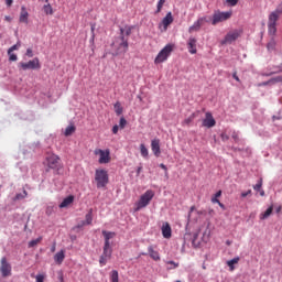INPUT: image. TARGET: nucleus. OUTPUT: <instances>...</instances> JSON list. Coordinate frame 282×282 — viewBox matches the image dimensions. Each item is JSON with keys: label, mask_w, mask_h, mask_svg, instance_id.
<instances>
[{"label": "nucleus", "mask_w": 282, "mask_h": 282, "mask_svg": "<svg viewBox=\"0 0 282 282\" xmlns=\"http://www.w3.org/2000/svg\"><path fill=\"white\" fill-rule=\"evenodd\" d=\"M153 197H155V192L148 189L140 196L139 202L135 203L134 212L138 213L139 210H142V208H147V206L151 204V199H153Z\"/></svg>", "instance_id": "f257e3e1"}, {"label": "nucleus", "mask_w": 282, "mask_h": 282, "mask_svg": "<svg viewBox=\"0 0 282 282\" xmlns=\"http://www.w3.org/2000/svg\"><path fill=\"white\" fill-rule=\"evenodd\" d=\"M46 171H56L59 172L61 169H63V165L61 164V158L56 154H47L46 155Z\"/></svg>", "instance_id": "f03ea898"}, {"label": "nucleus", "mask_w": 282, "mask_h": 282, "mask_svg": "<svg viewBox=\"0 0 282 282\" xmlns=\"http://www.w3.org/2000/svg\"><path fill=\"white\" fill-rule=\"evenodd\" d=\"M95 182H97V188H105L109 184V173L107 170H96Z\"/></svg>", "instance_id": "7ed1b4c3"}, {"label": "nucleus", "mask_w": 282, "mask_h": 282, "mask_svg": "<svg viewBox=\"0 0 282 282\" xmlns=\"http://www.w3.org/2000/svg\"><path fill=\"white\" fill-rule=\"evenodd\" d=\"M172 52L173 44H166L156 55L154 59L155 65H160V63H164V61H167Z\"/></svg>", "instance_id": "20e7f679"}, {"label": "nucleus", "mask_w": 282, "mask_h": 282, "mask_svg": "<svg viewBox=\"0 0 282 282\" xmlns=\"http://www.w3.org/2000/svg\"><path fill=\"white\" fill-rule=\"evenodd\" d=\"M0 274L2 279L12 276V264L8 262V258L3 257L0 260Z\"/></svg>", "instance_id": "39448f33"}, {"label": "nucleus", "mask_w": 282, "mask_h": 282, "mask_svg": "<svg viewBox=\"0 0 282 282\" xmlns=\"http://www.w3.org/2000/svg\"><path fill=\"white\" fill-rule=\"evenodd\" d=\"M230 17H232V12L230 11H227V12L216 11L213 14L212 25H217V23H224V21H228Z\"/></svg>", "instance_id": "423d86ee"}, {"label": "nucleus", "mask_w": 282, "mask_h": 282, "mask_svg": "<svg viewBox=\"0 0 282 282\" xmlns=\"http://www.w3.org/2000/svg\"><path fill=\"white\" fill-rule=\"evenodd\" d=\"M94 153L95 155H99V164H109V162H111V152L109 151V149H96Z\"/></svg>", "instance_id": "0eeeda50"}, {"label": "nucleus", "mask_w": 282, "mask_h": 282, "mask_svg": "<svg viewBox=\"0 0 282 282\" xmlns=\"http://www.w3.org/2000/svg\"><path fill=\"white\" fill-rule=\"evenodd\" d=\"M20 69H23V72L28 69H41V62L39 61V57H34L33 59L29 62H20L19 64Z\"/></svg>", "instance_id": "6e6552de"}, {"label": "nucleus", "mask_w": 282, "mask_h": 282, "mask_svg": "<svg viewBox=\"0 0 282 282\" xmlns=\"http://www.w3.org/2000/svg\"><path fill=\"white\" fill-rule=\"evenodd\" d=\"M242 31L241 30H234L226 34L224 41H221V45H231V43H235L239 36H241Z\"/></svg>", "instance_id": "1a4fd4ad"}, {"label": "nucleus", "mask_w": 282, "mask_h": 282, "mask_svg": "<svg viewBox=\"0 0 282 282\" xmlns=\"http://www.w3.org/2000/svg\"><path fill=\"white\" fill-rule=\"evenodd\" d=\"M113 250L111 249V245H104V252L99 258L100 265H107V261L111 259Z\"/></svg>", "instance_id": "9d476101"}, {"label": "nucleus", "mask_w": 282, "mask_h": 282, "mask_svg": "<svg viewBox=\"0 0 282 282\" xmlns=\"http://www.w3.org/2000/svg\"><path fill=\"white\" fill-rule=\"evenodd\" d=\"M117 50H123V52H127L129 50V39H126L124 35H121L115 40L112 43Z\"/></svg>", "instance_id": "9b49d317"}, {"label": "nucleus", "mask_w": 282, "mask_h": 282, "mask_svg": "<svg viewBox=\"0 0 282 282\" xmlns=\"http://www.w3.org/2000/svg\"><path fill=\"white\" fill-rule=\"evenodd\" d=\"M216 124H217V121H215L213 113L206 112L205 119L203 120V127H206L207 129H212V127H215Z\"/></svg>", "instance_id": "f8f14e48"}, {"label": "nucleus", "mask_w": 282, "mask_h": 282, "mask_svg": "<svg viewBox=\"0 0 282 282\" xmlns=\"http://www.w3.org/2000/svg\"><path fill=\"white\" fill-rule=\"evenodd\" d=\"M206 17L199 18L192 26H189L188 32L189 34H193V32H199L202 30V25L206 23Z\"/></svg>", "instance_id": "ddd939ff"}, {"label": "nucleus", "mask_w": 282, "mask_h": 282, "mask_svg": "<svg viewBox=\"0 0 282 282\" xmlns=\"http://www.w3.org/2000/svg\"><path fill=\"white\" fill-rule=\"evenodd\" d=\"M171 23H173V13L169 12L162 20L161 22V26H163V29L161 30V32H166L169 30V25H171Z\"/></svg>", "instance_id": "4468645a"}, {"label": "nucleus", "mask_w": 282, "mask_h": 282, "mask_svg": "<svg viewBox=\"0 0 282 282\" xmlns=\"http://www.w3.org/2000/svg\"><path fill=\"white\" fill-rule=\"evenodd\" d=\"M151 150L155 158H160L162 150L160 149V139H153L151 141Z\"/></svg>", "instance_id": "2eb2a0df"}, {"label": "nucleus", "mask_w": 282, "mask_h": 282, "mask_svg": "<svg viewBox=\"0 0 282 282\" xmlns=\"http://www.w3.org/2000/svg\"><path fill=\"white\" fill-rule=\"evenodd\" d=\"M187 50L189 54H197V39L191 36L187 41Z\"/></svg>", "instance_id": "dca6fc26"}, {"label": "nucleus", "mask_w": 282, "mask_h": 282, "mask_svg": "<svg viewBox=\"0 0 282 282\" xmlns=\"http://www.w3.org/2000/svg\"><path fill=\"white\" fill-rule=\"evenodd\" d=\"M162 236L164 237V239H171L173 230L171 229V225L169 223H164L162 225Z\"/></svg>", "instance_id": "f3484780"}, {"label": "nucleus", "mask_w": 282, "mask_h": 282, "mask_svg": "<svg viewBox=\"0 0 282 282\" xmlns=\"http://www.w3.org/2000/svg\"><path fill=\"white\" fill-rule=\"evenodd\" d=\"M102 236H104V239H105V245L104 246H111V242H109V241H110V239H113V237H116V232L104 230Z\"/></svg>", "instance_id": "a211bd4d"}, {"label": "nucleus", "mask_w": 282, "mask_h": 282, "mask_svg": "<svg viewBox=\"0 0 282 282\" xmlns=\"http://www.w3.org/2000/svg\"><path fill=\"white\" fill-rule=\"evenodd\" d=\"M28 19H30V13H28V9H25V7H21V12L19 18L20 23H28Z\"/></svg>", "instance_id": "6ab92c4d"}, {"label": "nucleus", "mask_w": 282, "mask_h": 282, "mask_svg": "<svg viewBox=\"0 0 282 282\" xmlns=\"http://www.w3.org/2000/svg\"><path fill=\"white\" fill-rule=\"evenodd\" d=\"M281 14L278 13L276 11H272L270 14H269V21H268V24L270 25H276V21H279Z\"/></svg>", "instance_id": "aec40b11"}, {"label": "nucleus", "mask_w": 282, "mask_h": 282, "mask_svg": "<svg viewBox=\"0 0 282 282\" xmlns=\"http://www.w3.org/2000/svg\"><path fill=\"white\" fill-rule=\"evenodd\" d=\"M54 261L57 265H61L65 261V250H61L54 256Z\"/></svg>", "instance_id": "412c9836"}, {"label": "nucleus", "mask_w": 282, "mask_h": 282, "mask_svg": "<svg viewBox=\"0 0 282 282\" xmlns=\"http://www.w3.org/2000/svg\"><path fill=\"white\" fill-rule=\"evenodd\" d=\"M148 252L153 261H160V252L153 249V246L148 247Z\"/></svg>", "instance_id": "4be33fe9"}, {"label": "nucleus", "mask_w": 282, "mask_h": 282, "mask_svg": "<svg viewBox=\"0 0 282 282\" xmlns=\"http://www.w3.org/2000/svg\"><path fill=\"white\" fill-rule=\"evenodd\" d=\"M70 204H74L73 195H69L66 198H64L63 202L59 204V208H67V206H70Z\"/></svg>", "instance_id": "5701e85b"}, {"label": "nucleus", "mask_w": 282, "mask_h": 282, "mask_svg": "<svg viewBox=\"0 0 282 282\" xmlns=\"http://www.w3.org/2000/svg\"><path fill=\"white\" fill-rule=\"evenodd\" d=\"M93 221H94V209H89V212L86 214L84 224H86V226H91Z\"/></svg>", "instance_id": "b1692460"}, {"label": "nucleus", "mask_w": 282, "mask_h": 282, "mask_svg": "<svg viewBox=\"0 0 282 282\" xmlns=\"http://www.w3.org/2000/svg\"><path fill=\"white\" fill-rule=\"evenodd\" d=\"M133 30V26H124L120 29L121 36H131V32Z\"/></svg>", "instance_id": "393cba45"}, {"label": "nucleus", "mask_w": 282, "mask_h": 282, "mask_svg": "<svg viewBox=\"0 0 282 282\" xmlns=\"http://www.w3.org/2000/svg\"><path fill=\"white\" fill-rule=\"evenodd\" d=\"M274 210V207L271 205L264 213L260 214V219H268L270 215H272V212Z\"/></svg>", "instance_id": "a878e982"}, {"label": "nucleus", "mask_w": 282, "mask_h": 282, "mask_svg": "<svg viewBox=\"0 0 282 282\" xmlns=\"http://www.w3.org/2000/svg\"><path fill=\"white\" fill-rule=\"evenodd\" d=\"M140 153L142 158H149V149H147V145H144V143L140 144Z\"/></svg>", "instance_id": "bb28decb"}, {"label": "nucleus", "mask_w": 282, "mask_h": 282, "mask_svg": "<svg viewBox=\"0 0 282 282\" xmlns=\"http://www.w3.org/2000/svg\"><path fill=\"white\" fill-rule=\"evenodd\" d=\"M115 113H117V116H122V105L120 104V101H117L115 105Z\"/></svg>", "instance_id": "cd10ccee"}, {"label": "nucleus", "mask_w": 282, "mask_h": 282, "mask_svg": "<svg viewBox=\"0 0 282 282\" xmlns=\"http://www.w3.org/2000/svg\"><path fill=\"white\" fill-rule=\"evenodd\" d=\"M75 131H76V127H75L74 124H70V126H68V127L65 129L64 135L69 137V135H72L73 133H75Z\"/></svg>", "instance_id": "c85d7f7f"}, {"label": "nucleus", "mask_w": 282, "mask_h": 282, "mask_svg": "<svg viewBox=\"0 0 282 282\" xmlns=\"http://www.w3.org/2000/svg\"><path fill=\"white\" fill-rule=\"evenodd\" d=\"M41 241H43V237H41V236L37 239L29 241V248H34V247L39 246V243H41Z\"/></svg>", "instance_id": "c756f323"}, {"label": "nucleus", "mask_w": 282, "mask_h": 282, "mask_svg": "<svg viewBox=\"0 0 282 282\" xmlns=\"http://www.w3.org/2000/svg\"><path fill=\"white\" fill-rule=\"evenodd\" d=\"M268 33L270 36H274L276 34V24H268Z\"/></svg>", "instance_id": "7c9ffc66"}, {"label": "nucleus", "mask_w": 282, "mask_h": 282, "mask_svg": "<svg viewBox=\"0 0 282 282\" xmlns=\"http://www.w3.org/2000/svg\"><path fill=\"white\" fill-rule=\"evenodd\" d=\"M110 281L111 282H120L119 281V275L117 270H112L110 273Z\"/></svg>", "instance_id": "2f4dec72"}, {"label": "nucleus", "mask_w": 282, "mask_h": 282, "mask_svg": "<svg viewBox=\"0 0 282 282\" xmlns=\"http://www.w3.org/2000/svg\"><path fill=\"white\" fill-rule=\"evenodd\" d=\"M237 263H239V258H234V259H231V260H229L228 262H227V265H229L230 267V270L232 271V270H235V264H237Z\"/></svg>", "instance_id": "473e14b6"}, {"label": "nucleus", "mask_w": 282, "mask_h": 282, "mask_svg": "<svg viewBox=\"0 0 282 282\" xmlns=\"http://www.w3.org/2000/svg\"><path fill=\"white\" fill-rule=\"evenodd\" d=\"M43 10H44L45 14H54V9H52L51 4H45L43 7Z\"/></svg>", "instance_id": "72a5a7b5"}, {"label": "nucleus", "mask_w": 282, "mask_h": 282, "mask_svg": "<svg viewBox=\"0 0 282 282\" xmlns=\"http://www.w3.org/2000/svg\"><path fill=\"white\" fill-rule=\"evenodd\" d=\"M164 3H166V0H159L158 7H156V14H160V12H162V8L164 7Z\"/></svg>", "instance_id": "f704fd0d"}, {"label": "nucleus", "mask_w": 282, "mask_h": 282, "mask_svg": "<svg viewBox=\"0 0 282 282\" xmlns=\"http://www.w3.org/2000/svg\"><path fill=\"white\" fill-rule=\"evenodd\" d=\"M167 265H171L167 268V270H175V268H180V263L175 261H167Z\"/></svg>", "instance_id": "c9c22d12"}, {"label": "nucleus", "mask_w": 282, "mask_h": 282, "mask_svg": "<svg viewBox=\"0 0 282 282\" xmlns=\"http://www.w3.org/2000/svg\"><path fill=\"white\" fill-rule=\"evenodd\" d=\"M19 47H21V42H18L15 45L11 46L8 50V54H12V52H15L17 50H19Z\"/></svg>", "instance_id": "e433bc0d"}, {"label": "nucleus", "mask_w": 282, "mask_h": 282, "mask_svg": "<svg viewBox=\"0 0 282 282\" xmlns=\"http://www.w3.org/2000/svg\"><path fill=\"white\" fill-rule=\"evenodd\" d=\"M263 186V178H260L258 183L253 186V189L257 192L261 191V187Z\"/></svg>", "instance_id": "4c0bfd02"}, {"label": "nucleus", "mask_w": 282, "mask_h": 282, "mask_svg": "<svg viewBox=\"0 0 282 282\" xmlns=\"http://www.w3.org/2000/svg\"><path fill=\"white\" fill-rule=\"evenodd\" d=\"M193 120H195V115H192L189 116L188 118H186L184 121H183V124H191V122H193Z\"/></svg>", "instance_id": "58836bf2"}, {"label": "nucleus", "mask_w": 282, "mask_h": 282, "mask_svg": "<svg viewBox=\"0 0 282 282\" xmlns=\"http://www.w3.org/2000/svg\"><path fill=\"white\" fill-rule=\"evenodd\" d=\"M119 127H120V129H124L127 127V119H124V117L120 118Z\"/></svg>", "instance_id": "ea45409f"}, {"label": "nucleus", "mask_w": 282, "mask_h": 282, "mask_svg": "<svg viewBox=\"0 0 282 282\" xmlns=\"http://www.w3.org/2000/svg\"><path fill=\"white\" fill-rule=\"evenodd\" d=\"M270 83L272 85H275V83H282V76L273 77L270 79Z\"/></svg>", "instance_id": "a19ab883"}, {"label": "nucleus", "mask_w": 282, "mask_h": 282, "mask_svg": "<svg viewBox=\"0 0 282 282\" xmlns=\"http://www.w3.org/2000/svg\"><path fill=\"white\" fill-rule=\"evenodd\" d=\"M23 193H24V195L23 194H17L14 200H17V199H25V197H28V192L24 191Z\"/></svg>", "instance_id": "79ce46f5"}, {"label": "nucleus", "mask_w": 282, "mask_h": 282, "mask_svg": "<svg viewBox=\"0 0 282 282\" xmlns=\"http://www.w3.org/2000/svg\"><path fill=\"white\" fill-rule=\"evenodd\" d=\"M45 281V275L43 274H37L35 276V282H44Z\"/></svg>", "instance_id": "37998d69"}, {"label": "nucleus", "mask_w": 282, "mask_h": 282, "mask_svg": "<svg viewBox=\"0 0 282 282\" xmlns=\"http://www.w3.org/2000/svg\"><path fill=\"white\" fill-rule=\"evenodd\" d=\"M220 138H221L223 142H226V141L230 140V137L226 132H223L220 134Z\"/></svg>", "instance_id": "c03bdc74"}, {"label": "nucleus", "mask_w": 282, "mask_h": 282, "mask_svg": "<svg viewBox=\"0 0 282 282\" xmlns=\"http://www.w3.org/2000/svg\"><path fill=\"white\" fill-rule=\"evenodd\" d=\"M8 55H9V61H11V62L18 61L17 54L10 53Z\"/></svg>", "instance_id": "a18cd8bd"}, {"label": "nucleus", "mask_w": 282, "mask_h": 282, "mask_svg": "<svg viewBox=\"0 0 282 282\" xmlns=\"http://www.w3.org/2000/svg\"><path fill=\"white\" fill-rule=\"evenodd\" d=\"M231 138L235 140V142H239V133L236 131L232 132Z\"/></svg>", "instance_id": "49530a36"}, {"label": "nucleus", "mask_w": 282, "mask_h": 282, "mask_svg": "<svg viewBox=\"0 0 282 282\" xmlns=\"http://www.w3.org/2000/svg\"><path fill=\"white\" fill-rule=\"evenodd\" d=\"M278 14H282V1L280 2V4L276 7V9L274 10Z\"/></svg>", "instance_id": "de8ad7c7"}, {"label": "nucleus", "mask_w": 282, "mask_h": 282, "mask_svg": "<svg viewBox=\"0 0 282 282\" xmlns=\"http://www.w3.org/2000/svg\"><path fill=\"white\" fill-rule=\"evenodd\" d=\"M25 55H26L29 58H32V56H34V53H33L32 48H28Z\"/></svg>", "instance_id": "09e8293b"}, {"label": "nucleus", "mask_w": 282, "mask_h": 282, "mask_svg": "<svg viewBox=\"0 0 282 282\" xmlns=\"http://www.w3.org/2000/svg\"><path fill=\"white\" fill-rule=\"evenodd\" d=\"M248 195H252V189H248L247 192L241 193V197H248Z\"/></svg>", "instance_id": "8fccbe9b"}, {"label": "nucleus", "mask_w": 282, "mask_h": 282, "mask_svg": "<svg viewBox=\"0 0 282 282\" xmlns=\"http://www.w3.org/2000/svg\"><path fill=\"white\" fill-rule=\"evenodd\" d=\"M227 3H229V6H237V3H239V0H227Z\"/></svg>", "instance_id": "3c124183"}, {"label": "nucleus", "mask_w": 282, "mask_h": 282, "mask_svg": "<svg viewBox=\"0 0 282 282\" xmlns=\"http://www.w3.org/2000/svg\"><path fill=\"white\" fill-rule=\"evenodd\" d=\"M268 85H272V82H270V79L268 82H263L262 84H259V87H265Z\"/></svg>", "instance_id": "603ef678"}, {"label": "nucleus", "mask_w": 282, "mask_h": 282, "mask_svg": "<svg viewBox=\"0 0 282 282\" xmlns=\"http://www.w3.org/2000/svg\"><path fill=\"white\" fill-rule=\"evenodd\" d=\"M268 50H274V41H271L267 45Z\"/></svg>", "instance_id": "864d4df0"}, {"label": "nucleus", "mask_w": 282, "mask_h": 282, "mask_svg": "<svg viewBox=\"0 0 282 282\" xmlns=\"http://www.w3.org/2000/svg\"><path fill=\"white\" fill-rule=\"evenodd\" d=\"M120 129V127H118L117 124L112 127V133L116 135L118 133V130Z\"/></svg>", "instance_id": "5fc2aeb1"}, {"label": "nucleus", "mask_w": 282, "mask_h": 282, "mask_svg": "<svg viewBox=\"0 0 282 282\" xmlns=\"http://www.w3.org/2000/svg\"><path fill=\"white\" fill-rule=\"evenodd\" d=\"M160 169L165 171V173H169V169L163 163L160 164Z\"/></svg>", "instance_id": "6e6d98bb"}, {"label": "nucleus", "mask_w": 282, "mask_h": 282, "mask_svg": "<svg viewBox=\"0 0 282 282\" xmlns=\"http://www.w3.org/2000/svg\"><path fill=\"white\" fill-rule=\"evenodd\" d=\"M232 78L237 80V83H240L241 79H239V76H237V72L232 74Z\"/></svg>", "instance_id": "4d7b16f0"}, {"label": "nucleus", "mask_w": 282, "mask_h": 282, "mask_svg": "<svg viewBox=\"0 0 282 282\" xmlns=\"http://www.w3.org/2000/svg\"><path fill=\"white\" fill-rule=\"evenodd\" d=\"M219 202H220V200H218L217 197H215V196L212 198V203H213V204H219Z\"/></svg>", "instance_id": "13d9d810"}, {"label": "nucleus", "mask_w": 282, "mask_h": 282, "mask_svg": "<svg viewBox=\"0 0 282 282\" xmlns=\"http://www.w3.org/2000/svg\"><path fill=\"white\" fill-rule=\"evenodd\" d=\"M51 252H56V242H54L53 246L51 247Z\"/></svg>", "instance_id": "bf43d9fd"}, {"label": "nucleus", "mask_w": 282, "mask_h": 282, "mask_svg": "<svg viewBox=\"0 0 282 282\" xmlns=\"http://www.w3.org/2000/svg\"><path fill=\"white\" fill-rule=\"evenodd\" d=\"M218 206H219L223 210H226V205H224L221 202L218 203Z\"/></svg>", "instance_id": "052dcab7"}, {"label": "nucleus", "mask_w": 282, "mask_h": 282, "mask_svg": "<svg viewBox=\"0 0 282 282\" xmlns=\"http://www.w3.org/2000/svg\"><path fill=\"white\" fill-rule=\"evenodd\" d=\"M258 193H260V196H261V197H265V191L260 189V191H258Z\"/></svg>", "instance_id": "680f3d73"}, {"label": "nucleus", "mask_w": 282, "mask_h": 282, "mask_svg": "<svg viewBox=\"0 0 282 282\" xmlns=\"http://www.w3.org/2000/svg\"><path fill=\"white\" fill-rule=\"evenodd\" d=\"M214 197H216L217 199H218V197H221V191H218V192L215 194Z\"/></svg>", "instance_id": "e2e57ef3"}, {"label": "nucleus", "mask_w": 282, "mask_h": 282, "mask_svg": "<svg viewBox=\"0 0 282 282\" xmlns=\"http://www.w3.org/2000/svg\"><path fill=\"white\" fill-rule=\"evenodd\" d=\"M12 0H6V3H7V6L10 8V6H12Z\"/></svg>", "instance_id": "0e129e2a"}, {"label": "nucleus", "mask_w": 282, "mask_h": 282, "mask_svg": "<svg viewBox=\"0 0 282 282\" xmlns=\"http://www.w3.org/2000/svg\"><path fill=\"white\" fill-rule=\"evenodd\" d=\"M140 173H142V166L137 169V175H140Z\"/></svg>", "instance_id": "69168bd1"}, {"label": "nucleus", "mask_w": 282, "mask_h": 282, "mask_svg": "<svg viewBox=\"0 0 282 282\" xmlns=\"http://www.w3.org/2000/svg\"><path fill=\"white\" fill-rule=\"evenodd\" d=\"M274 73H263L262 76H272Z\"/></svg>", "instance_id": "338daca9"}, {"label": "nucleus", "mask_w": 282, "mask_h": 282, "mask_svg": "<svg viewBox=\"0 0 282 282\" xmlns=\"http://www.w3.org/2000/svg\"><path fill=\"white\" fill-rule=\"evenodd\" d=\"M281 208H282L281 206H278L275 209V213H278V214L281 213Z\"/></svg>", "instance_id": "774afa93"}]
</instances>
